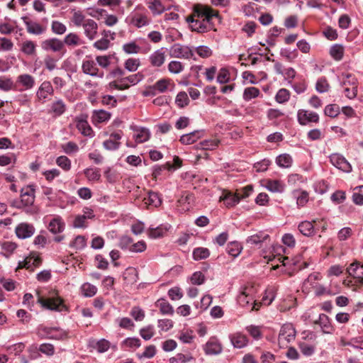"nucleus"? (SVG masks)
I'll return each instance as SVG.
<instances>
[{
  "label": "nucleus",
  "instance_id": "338daca9",
  "mask_svg": "<svg viewBox=\"0 0 363 363\" xmlns=\"http://www.w3.org/2000/svg\"><path fill=\"white\" fill-rule=\"evenodd\" d=\"M94 47L99 50H106L109 48L110 40L108 38H102L94 43Z\"/></svg>",
  "mask_w": 363,
  "mask_h": 363
},
{
  "label": "nucleus",
  "instance_id": "864d4df0",
  "mask_svg": "<svg viewBox=\"0 0 363 363\" xmlns=\"http://www.w3.org/2000/svg\"><path fill=\"white\" fill-rule=\"evenodd\" d=\"M189 99L188 95L184 91L179 92L175 99V104L179 108H184L189 104Z\"/></svg>",
  "mask_w": 363,
  "mask_h": 363
},
{
  "label": "nucleus",
  "instance_id": "bb28decb",
  "mask_svg": "<svg viewBox=\"0 0 363 363\" xmlns=\"http://www.w3.org/2000/svg\"><path fill=\"white\" fill-rule=\"evenodd\" d=\"M62 42L64 45L69 47H77L83 43L79 35L75 33H68Z\"/></svg>",
  "mask_w": 363,
  "mask_h": 363
},
{
  "label": "nucleus",
  "instance_id": "8fccbe9b",
  "mask_svg": "<svg viewBox=\"0 0 363 363\" xmlns=\"http://www.w3.org/2000/svg\"><path fill=\"white\" fill-rule=\"evenodd\" d=\"M134 138L138 143L146 142L150 138V132L146 128H141L134 135Z\"/></svg>",
  "mask_w": 363,
  "mask_h": 363
},
{
  "label": "nucleus",
  "instance_id": "4be33fe9",
  "mask_svg": "<svg viewBox=\"0 0 363 363\" xmlns=\"http://www.w3.org/2000/svg\"><path fill=\"white\" fill-rule=\"evenodd\" d=\"M53 94V88L49 82L42 83L37 91V97L40 101H45L48 96Z\"/></svg>",
  "mask_w": 363,
  "mask_h": 363
},
{
  "label": "nucleus",
  "instance_id": "b1692460",
  "mask_svg": "<svg viewBox=\"0 0 363 363\" xmlns=\"http://www.w3.org/2000/svg\"><path fill=\"white\" fill-rule=\"evenodd\" d=\"M64 229L65 223L60 217L52 219L48 225V230L53 234L60 233Z\"/></svg>",
  "mask_w": 363,
  "mask_h": 363
},
{
  "label": "nucleus",
  "instance_id": "e2e57ef3",
  "mask_svg": "<svg viewBox=\"0 0 363 363\" xmlns=\"http://www.w3.org/2000/svg\"><path fill=\"white\" fill-rule=\"evenodd\" d=\"M57 164L65 171L71 168V161L66 156H60L56 160Z\"/></svg>",
  "mask_w": 363,
  "mask_h": 363
},
{
  "label": "nucleus",
  "instance_id": "1a4fd4ad",
  "mask_svg": "<svg viewBox=\"0 0 363 363\" xmlns=\"http://www.w3.org/2000/svg\"><path fill=\"white\" fill-rule=\"evenodd\" d=\"M35 228L33 225L26 223H21L15 229L16 236L20 239L30 238L35 233Z\"/></svg>",
  "mask_w": 363,
  "mask_h": 363
},
{
  "label": "nucleus",
  "instance_id": "6ab92c4d",
  "mask_svg": "<svg viewBox=\"0 0 363 363\" xmlns=\"http://www.w3.org/2000/svg\"><path fill=\"white\" fill-rule=\"evenodd\" d=\"M43 331L49 339L64 340L67 337L66 331L56 328H44Z\"/></svg>",
  "mask_w": 363,
  "mask_h": 363
},
{
  "label": "nucleus",
  "instance_id": "a211bd4d",
  "mask_svg": "<svg viewBox=\"0 0 363 363\" xmlns=\"http://www.w3.org/2000/svg\"><path fill=\"white\" fill-rule=\"evenodd\" d=\"M72 16L70 18V22L74 26L79 28L82 26L86 21V16L83 11L76 9H72L70 10Z\"/></svg>",
  "mask_w": 363,
  "mask_h": 363
},
{
  "label": "nucleus",
  "instance_id": "f8f14e48",
  "mask_svg": "<svg viewBox=\"0 0 363 363\" xmlns=\"http://www.w3.org/2000/svg\"><path fill=\"white\" fill-rule=\"evenodd\" d=\"M23 19L26 27V30L28 33L32 35H40L45 32V26H42L36 21H30L26 17L23 18Z\"/></svg>",
  "mask_w": 363,
  "mask_h": 363
},
{
  "label": "nucleus",
  "instance_id": "79ce46f5",
  "mask_svg": "<svg viewBox=\"0 0 363 363\" xmlns=\"http://www.w3.org/2000/svg\"><path fill=\"white\" fill-rule=\"evenodd\" d=\"M1 250L4 255L9 257L16 250L18 245L16 242L11 241H5L1 244Z\"/></svg>",
  "mask_w": 363,
  "mask_h": 363
},
{
  "label": "nucleus",
  "instance_id": "7c9ffc66",
  "mask_svg": "<svg viewBox=\"0 0 363 363\" xmlns=\"http://www.w3.org/2000/svg\"><path fill=\"white\" fill-rule=\"evenodd\" d=\"M230 341L235 348H242L247 344V338L240 333H235L230 336Z\"/></svg>",
  "mask_w": 363,
  "mask_h": 363
},
{
  "label": "nucleus",
  "instance_id": "49530a36",
  "mask_svg": "<svg viewBox=\"0 0 363 363\" xmlns=\"http://www.w3.org/2000/svg\"><path fill=\"white\" fill-rule=\"evenodd\" d=\"M77 128L84 135L89 136L92 133L91 128L85 120H78Z\"/></svg>",
  "mask_w": 363,
  "mask_h": 363
},
{
  "label": "nucleus",
  "instance_id": "473e14b6",
  "mask_svg": "<svg viewBox=\"0 0 363 363\" xmlns=\"http://www.w3.org/2000/svg\"><path fill=\"white\" fill-rule=\"evenodd\" d=\"M155 304L161 313L164 315H172L174 313L173 307L165 299H159Z\"/></svg>",
  "mask_w": 363,
  "mask_h": 363
},
{
  "label": "nucleus",
  "instance_id": "f257e3e1",
  "mask_svg": "<svg viewBox=\"0 0 363 363\" xmlns=\"http://www.w3.org/2000/svg\"><path fill=\"white\" fill-rule=\"evenodd\" d=\"M38 302L45 308L61 311L65 308L62 299L56 292H50L47 298L38 296Z\"/></svg>",
  "mask_w": 363,
  "mask_h": 363
},
{
  "label": "nucleus",
  "instance_id": "6e6552de",
  "mask_svg": "<svg viewBox=\"0 0 363 363\" xmlns=\"http://www.w3.org/2000/svg\"><path fill=\"white\" fill-rule=\"evenodd\" d=\"M41 48L45 51L57 52H60L64 48V44L62 40L53 38L43 40L41 43Z\"/></svg>",
  "mask_w": 363,
  "mask_h": 363
},
{
  "label": "nucleus",
  "instance_id": "a18cd8bd",
  "mask_svg": "<svg viewBox=\"0 0 363 363\" xmlns=\"http://www.w3.org/2000/svg\"><path fill=\"white\" fill-rule=\"evenodd\" d=\"M242 250V247L238 242H232L228 245L227 252L233 257H238Z\"/></svg>",
  "mask_w": 363,
  "mask_h": 363
},
{
  "label": "nucleus",
  "instance_id": "5fc2aeb1",
  "mask_svg": "<svg viewBox=\"0 0 363 363\" xmlns=\"http://www.w3.org/2000/svg\"><path fill=\"white\" fill-rule=\"evenodd\" d=\"M81 290L82 294L87 297H91L94 296L97 292L96 287L89 283H84L82 284Z\"/></svg>",
  "mask_w": 363,
  "mask_h": 363
},
{
  "label": "nucleus",
  "instance_id": "aec40b11",
  "mask_svg": "<svg viewBox=\"0 0 363 363\" xmlns=\"http://www.w3.org/2000/svg\"><path fill=\"white\" fill-rule=\"evenodd\" d=\"M41 263V259L35 254H31L23 262L18 263V268H26L33 270V267H38Z\"/></svg>",
  "mask_w": 363,
  "mask_h": 363
},
{
  "label": "nucleus",
  "instance_id": "774afa93",
  "mask_svg": "<svg viewBox=\"0 0 363 363\" xmlns=\"http://www.w3.org/2000/svg\"><path fill=\"white\" fill-rule=\"evenodd\" d=\"M191 282L194 285H201L205 281V276L201 272H196L191 277Z\"/></svg>",
  "mask_w": 363,
  "mask_h": 363
},
{
  "label": "nucleus",
  "instance_id": "c85d7f7f",
  "mask_svg": "<svg viewBox=\"0 0 363 363\" xmlns=\"http://www.w3.org/2000/svg\"><path fill=\"white\" fill-rule=\"evenodd\" d=\"M251 289L245 288L238 296V301L242 307H247L253 302V297L250 294Z\"/></svg>",
  "mask_w": 363,
  "mask_h": 363
},
{
  "label": "nucleus",
  "instance_id": "393cba45",
  "mask_svg": "<svg viewBox=\"0 0 363 363\" xmlns=\"http://www.w3.org/2000/svg\"><path fill=\"white\" fill-rule=\"evenodd\" d=\"M111 114L104 110H95L91 117L94 123H101L108 121L111 118Z\"/></svg>",
  "mask_w": 363,
  "mask_h": 363
},
{
  "label": "nucleus",
  "instance_id": "cd10ccee",
  "mask_svg": "<svg viewBox=\"0 0 363 363\" xmlns=\"http://www.w3.org/2000/svg\"><path fill=\"white\" fill-rule=\"evenodd\" d=\"M143 202L147 207H158L161 205L162 200L157 193L149 191L147 196L143 199Z\"/></svg>",
  "mask_w": 363,
  "mask_h": 363
},
{
  "label": "nucleus",
  "instance_id": "2f4dec72",
  "mask_svg": "<svg viewBox=\"0 0 363 363\" xmlns=\"http://www.w3.org/2000/svg\"><path fill=\"white\" fill-rule=\"evenodd\" d=\"M17 82L24 86L26 89H30L34 86L35 79L31 75L23 74L17 77Z\"/></svg>",
  "mask_w": 363,
  "mask_h": 363
},
{
  "label": "nucleus",
  "instance_id": "13d9d810",
  "mask_svg": "<svg viewBox=\"0 0 363 363\" xmlns=\"http://www.w3.org/2000/svg\"><path fill=\"white\" fill-rule=\"evenodd\" d=\"M51 30L57 35H62L66 32L67 27L60 21H53L51 24Z\"/></svg>",
  "mask_w": 363,
  "mask_h": 363
},
{
  "label": "nucleus",
  "instance_id": "20e7f679",
  "mask_svg": "<svg viewBox=\"0 0 363 363\" xmlns=\"http://www.w3.org/2000/svg\"><path fill=\"white\" fill-rule=\"evenodd\" d=\"M35 201V189L33 185L24 186L21 190V201L17 208H26L33 206Z\"/></svg>",
  "mask_w": 363,
  "mask_h": 363
},
{
  "label": "nucleus",
  "instance_id": "dca6fc26",
  "mask_svg": "<svg viewBox=\"0 0 363 363\" xmlns=\"http://www.w3.org/2000/svg\"><path fill=\"white\" fill-rule=\"evenodd\" d=\"M204 351L208 355L218 354L222 352L221 344L215 338H211L203 347Z\"/></svg>",
  "mask_w": 363,
  "mask_h": 363
},
{
  "label": "nucleus",
  "instance_id": "3c124183",
  "mask_svg": "<svg viewBox=\"0 0 363 363\" xmlns=\"http://www.w3.org/2000/svg\"><path fill=\"white\" fill-rule=\"evenodd\" d=\"M14 84L11 78L5 76L0 77V89L4 91H9L13 89Z\"/></svg>",
  "mask_w": 363,
  "mask_h": 363
},
{
  "label": "nucleus",
  "instance_id": "72a5a7b5",
  "mask_svg": "<svg viewBox=\"0 0 363 363\" xmlns=\"http://www.w3.org/2000/svg\"><path fill=\"white\" fill-rule=\"evenodd\" d=\"M201 137V135L199 131H194L189 134L182 135L179 140L184 145H191L195 143Z\"/></svg>",
  "mask_w": 363,
  "mask_h": 363
},
{
  "label": "nucleus",
  "instance_id": "39448f33",
  "mask_svg": "<svg viewBox=\"0 0 363 363\" xmlns=\"http://www.w3.org/2000/svg\"><path fill=\"white\" fill-rule=\"evenodd\" d=\"M342 85L346 96L350 99H354L357 94V79L349 74H343Z\"/></svg>",
  "mask_w": 363,
  "mask_h": 363
},
{
  "label": "nucleus",
  "instance_id": "37998d69",
  "mask_svg": "<svg viewBox=\"0 0 363 363\" xmlns=\"http://www.w3.org/2000/svg\"><path fill=\"white\" fill-rule=\"evenodd\" d=\"M167 231V228L163 226L151 228L148 230V235L150 238L156 239L163 237Z\"/></svg>",
  "mask_w": 363,
  "mask_h": 363
},
{
  "label": "nucleus",
  "instance_id": "680f3d73",
  "mask_svg": "<svg viewBox=\"0 0 363 363\" xmlns=\"http://www.w3.org/2000/svg\"><path fill=\"white\" fill-rule=\"evenodd\" d=\"M140 65L139 59L129 58L125 62V67L130 72H135Z\"/></svg>",
  "mask_w": 363,
  "mask_h": 363
},
{
  "label": "nucleus",
  "instance_id": "0e129e2a",
  "mask_svg": "<svg viewBox=\"0 0 363 363\" xmlns=\"http://www.w3.org/2000/svg\"><path fill=\"white\" fill-rule=\"evenodd\" d=\"M123 50L128 54H136L140 50V47L135 42H131L123 45Z\"/></svg>",
  "mask_w": 363,
  "mask_h": 363
},
{
  "label": "nucleus",
  "instance_id": "412c9836",
  "mask_svg": "<svg viewBox=\"0 0 363 363\" xmlns=\"http://www.w3.org/2000/svg\"><path fill=\"white\" fill-rule=\"evenodd\" d=\"M121 139V135L120 133H114L110 135V138L104 142V147L108 150H117L121 143L119 140Z\"/></svg>",
  "mask_w": 363,
  "mask_h": 363
},
{
  "label": "nucleus",
  "instance_id": "58836bf2",
  "mask_svg": "<svg viewBox=\"0 0 363 363\" xmlns=\"http://www.w3.org/2000/svg\"><path fill=\"white\" fill-rule=\"evenodd\" d=\"M268 238L269 235L267 234L259 233L250 236L247 240V242L250 245H259L265 241Z\"/></svg>",
  "mask_w": 363,
  "mask_h": 363
},
{
  "label": "nucleus",
  "instance_id": "e433bc0d",
  "mask_svg": "<svg viewBox=\"0 0 363 363\" xmlns=\"http://www.w3.org/2000/svg\"><path fill=\"white\" fill-rule=\"evenodd\" d=\"M191 200L192 196L189 194H187L186 196H182L178 200V206L180 208L179 211L181 212H185L189 211L191 208Z\"/></svg>",
  "mask_w": 363,
  "mask_h": 363
},
{
  "label": "nucleus",
  "instance_id": "052dcab7",
  "mask_svg": "<svg viewBox=\"0 0 363 363\" xmlns=\"http://www.w3.org/2000/svg\"><path fill=\"white\" fill-rule=\"evenodd\" d=\"M21 50L26 55H33L35 52V45L31 40H26L22 43Z\"/></svg>",
  "mask_w": 363,
  "mask_h": 363
},
{
  "label": "nucleus",
  "instance_id": "5701e85b",
  "mask_svg": "<svg viewBox=\"0 0 363 363\" xmlns=\"http://www.w3.org/2000/svg\"><path fill=\"white\" fill-rule=\"evenodd\" d=\"M220 201H223L227 207H232L236 205L240 200V195L239 192L233 194L230 192L223 193L220 197Z\"/></svg>",
  "mask_w": 363,
  "mask_h": 363
},
{
  "label": "nucleus",
  "instance_id": "f3484780",
  "mask_svg": "<svg viewBox=\"0 0 363 363\" xmlns=\"http://www.w3.org/2000/svg\"><path fill=\"white\" fill-rule=\"evenodd\" d=\"M152 66L160 67L164 65L166 60V54L163 49H159L153 52L149 57Z\"/></svg>",
  "mask_w": 363,
  "mask_h": 363
},
{
  "label": "nucleus",
  "instance_id": "4468645a",
  "mask_svg": "<svg viewBox=\"0 0 363 363\" xmlns=\"http://www.w3.org/2000/svg\"><path fill=\"white\" fill-rule=\"evenodd\" d=\"M319 120V116L314 112H309L306 110H299L298 111V121L301 125H306L308 123H316Z\"/></svg>",
  "mask_w": 363,
  "mask_h": 363
},
{
  "label": "nucleus",
  "instance_id": "423d86ee",
  "mask_svg": "<svg viewBox=\"0 0 363 363\" xmlns=\"http://www.w3.org/2000/svg\"><path fill=\"white\" fill-rule=\"evenodd\" d=\"M186 21L191 30L197 33H206L213 28L212 23H208L201 18L194 17L192 14L186 18Z\"/></svg>",
  "mask_w": 363,
  "mask_h": 363
},
{
  "label": "nucleus",
  "instance_id": "4d7b16f0",
  "mask_svg": "<svg viewBox=\"0 0 363 363\" xmlns=\"http://www.w3.org/2000/svg\"><path fill=\"white\" fill-rule=\"evenodd\" d=\"M94 217L92 211H90L89 215H79L76 216L73 225L75 228H84L85 227V220L87 218H91Z\"/></svg>",
  "mask_w": 363,
  "mask_h": 363
},
{
  "label": "nucleus",
  "instance_id": "4c0bfd02",
  "mask_svg": "<svg viewBox=\"0 0 363 363\" xmlns=\"http://www.w3.org/2000/svg\"><path fill=\"white\" fill-rule=\"evenodd\" d=\"M90 345L96 349L99 352L102 353L106 352L110 347V342L105 340L101 339L97 342L94 340L90 342Z\"/></svg>",
  "mask_w": 363,
  "mask_h": 363
},
{
  "label": "nucleus",
  "instance_id": "09e8293b",
  "mask_svg": "<svg viewBox=\"0 0 363 363\" xmlns=\"http://www.w3.org/2000/svg\"><path fill=\"white\" fill-rule=\"evenodd\" d=\"M148 4L149 9L154 14H160L164 10V7L159 0H150Z\"/></svg>",
  "mask_w": 363,
  "mask_h": 363
},
{
  "label": "nucleus",
  "instance_id": "7ed1b4c3",
  "mask_svg": "<svg viewBox=\"0 0 363 363\" xmlns=\"http://www.w3.org/2000/svg\"><path fill=\"white\" fill-rule=\"evenodd\" d=\"M296 330L291 324H284L281 326L279 337L278 343L280 347H286L288 344L295 339Z\"/></svg>",
  "mask_w": 363,
  "mask_h": 363
},
{
  "label": "nucleus",
  "instance_id": "f03ea898",
  "mask_svg": "<svg viewBox=\"0 0 363 363\" xmlns=\"http://www.w3.org/2000/svg\"><path fill=\"white\" fill-rule=\"evenodd\" d=\"M194 17L201 18L208 23H212L211 21L213 17L218 18V11L213 9L210 6L196 4L193 7V13Z\"/></svg>",
  "mask_w": 363,
  "mask_h": 363
},
{
  "label": "nucleus",
  "instance_id": "a878e982",
  "mask_svg": "<svg viewBox=\"0 0 363 363\" xmlns=\"http://www.w3.org/2000/svg\"><path fill=\"white\" fill-rule=\"evenodd\" d=\"M142 79V75L140 74H135L130 75L127 77L121 78L119 79V82H121V86L124 89H128L130 85H135L138 84Z\"/></svg>",
  "mask_w": 363,
  "mask_h": 363
},
{
  "label": "nucleus",
  "instance_id": "2eb2a0df",
  "mask_svg": "<svg viewBox=\"0 0 363 363\" xmlns=\"http://www.w3.org/2000/svg\"><path fill=\"white\" fill-rule=\"evenodd\" d=\"M347 272L356 281V283L362 284L363 283V264L359 265V263L354 262L350 264L347 268Z\"/></svg>",
  "mask_w": 363,
  "mask_h": 363
},
{
  "label": "nucleus",
  "instance_id": "9d476101",
  "mask_svg": "<svg viewBox=\"0 0 363 363\" xmlns=\"http://www.w3.org/2000/svg\"><path fill=\"white\" fill-rule=\"evenodd\" d=\"M82 69L85 74L92 77H96L101 79L104 75L103 72H99L96 65L92 60L84 61L82 65Z\"/></svg>",
  "mask_w": 363,
  "mask_h": 363
},
{
  "label": "nucleus",
  "instance_id": "c756f323",
  "mask_svg": "<svg viewBox=\"0 0 363 363\" xmlns=\"http://www.w3.org/2000/svg\"><path fill=\"white\" fill-rule=\"evenodd\" d=\"M264 186L272 192H282L284 189V185L279 180L267 179Z\"/></svg>",
  "mask_w": 363,
  "mask_h": 363
},
{
  "label": "nucleus",
  "instance_id": "c9c22d12",
  "mask_svg": "<svg viewBox=\"0 0 363 363\" xmlns=\"http://www.w3.org/2000/svg\"><path fill=\"white\" fill-rule=\"evenodd\" d=\"M298 228L303 235L311 236L314 235V227L312 222L303 221L298 225Z\"/></svg>",
  "mask_w": 363,
  "mask_h": 363
},
{
  "label": "nucleus",
  "instance_id": "69168bd1",
  "mask_svg": "<svg viewBox=\"0 0 363 363\" xmlns=\"http://www.w3.org/2000/svg\"><path fill=\"white\" fill-rule=\"evenodd\" d=\"M132 23L134 26L140 28L148 23V19L145 16L136 15L132 18Z\"/></svg>",
  "mask_w": 363,
  "mask_h": 363
},
{
  "label": "nucleus",
  "instance_id": "0eeeda50",
  "mask_svg": "<svg viewBox=\"0 0 363 363\" xmlns=\"http://www.w3.org/2000/svg\"><path fill=\"white\" fill-rule=\"evenodd\" d=\"M171 56L176 58L189 59L194 56L192 50L181 44H174L170 50Z\"/></svg>",
  "mask_w": 363,
  "mask_h": 363
},
{
  "label": "nucleus",
  "instance_id": "6e6d98bb",
  "mask_svg": "<svg viewBox=\"0 0 363 363\" xmlns=\"http://www.w3.org/2000/svg\"><path fill=\"white\" fill-rule=\"evenodd\" d=\"M209 255V250L205 247H197L193 252V257L196 260L206 259Z\"/></svg>",
  "mask_w": 363,
  "mask_h": 363
},
{
  "label": "nucleus",
  "instance_id": "f704fd0d",
  "mask_svg": "<svg viewBox=\"0 0 363 363\" xmlns=\"http://www.w3.org/2000/svg\"><path fill=\"white\" fill-rule=\"evenodd\" d=\"M344 51L345 49L342 45L335 44L330 48V55L334 60L340 61L343 57Z\"/></svg>",
  "mask_w": 363,
  "mask_h": 363
},
{
  "label": "nucleus",
  "instance_id": "ddd939ff",
  "mask_svg": "<svg viewBox=\"0 0 363 363\" xmlns=\"http://www.w3.org/2000/svg\"><path fill=\"white\" fill-rule=\"evenodd\" d=\"M330 162L335 167L344 172H349L352 169L350 164L338 154L332 155L330 156Z\"/></svg>",
  "mask_w": 363,
  "mask_h": 363
},
{
  "label": "nucleus",
  "instance_id": "bf43d9fd",
  "mask_svg": "<svg viewBox=\"0 0 363 363\" xmlns=\"http://www.w3.org/2000/svg\"><path fill=\"white\" fill-rule=\"evenodd\" d=\"M86 239L82 235H78L75 239L70 243V247L78 250H82L86 246Z\"/></svg>",
  "mask_w": 363,
  "mask_h": 363
},
{
  "label": "nucleus",
  "instance_id": "c03bdc74",
  "mask_svg": "<svg viewBox=\"0 0 363 363\" xmlns=\"http://www.w3.org/2000/svg\"><path fill=\"white\" fill-rule=\"evenodd\" d=\"M220 140L216 138L205 140L201 142L197 147L203 150H213L218 146Z\"/></svg>",
  "mask_w": 363,
  "mask_h": 363
},
{
  "label": "nucleus",
  "instance_id": "603ef678",
  "mask_svg": "<svg viewBox=\"0 0 363 363\" xmlns=\"http://www.w3.org/2000/svg\"><path fill=\"white\" fill-rule=\"evenodd\" d=\"M183 69L184 65L179 61L172 60L168 65V70L172 74H178L181 73Z\"/></svg>",
  "mask_w": 363,
  "mask_h": 363
},
{
  "label": "nucleus",
  "instance_id": "ea45409f",
  "mask_svg": "<svg viewBox=\"0 0 363 363\" xmlns=\"http://www.w3.org/2000/svg\"><path fill=\"white\" fill-rule=\"evenodd\" d=\"M292 158L289 154H281L276 159V162L280 167L289 168L291 166Z\"/></svg>",
  "mask_w": 363,
  "mask_h": 363
},
{
  "label": "nucleus",
  "instance_id": "de8ad7c7",
  "mask_svg": "<svg viewBox=\"0 0 363 363\" xmlns=\"http://www.w3.org/2000/svg\"><path fill=\"white\" fill-rule=\"evenodd\" d=\"M260 94L259 90L254 86L245 89L243 92V99L245 101H250L252 99L257 97Z\"/></svg>",
  "mask_w": 363,
  "mask_h": 363
},
{
  "label": "nucleus",
  "instance_id": "a19ab883",
  "mask_svg": "<svg viewBox=\"0 0 363 363\" xmlns=\"http://www.w3.org/2000/svg\"><path fill=\"white\" fill-rule=\"evenodd\" d=\"M172 85V81L169 79H161L158 80L153 86L152 89L160 93L166 91L169 86Z\"/></svg>",
  "mask_w": 363,
  "mask_h": 363
},
{
  "label": "nucleus",
  "instance_id": "9b49d317",
  "mask_svg": "<svg viewBox=\"0 0 363 363\" xmlns=\"http://www.w3.org/2000/svg\"><path fill=\"white\" fill-rule=\"evenodd\" d=\"M85 36L90 40L96 38L98 34V24L91 18H87L86 23L82 26Z\"/></svg>",
  "mask_w": 363,
  "mask_h": 363
}]
</instances>
